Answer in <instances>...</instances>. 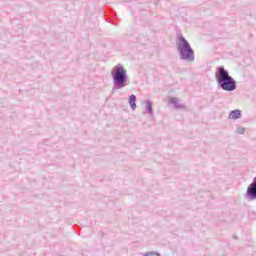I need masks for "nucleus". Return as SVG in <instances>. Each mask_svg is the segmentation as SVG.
Instances as JSON below:
<instances>
[{
    "mask_svg": "<svg viewBox=\"0 0 256 256\" xmlns=\"http://www.w3.org/2000/svg\"><path fill=\"white\" fill-rule=\"evenodd\" d=\"M111 77L113 81L112 91H119V89H125V87L129 86V76L123 65L117 64L114 66L111 70Z\"/></svg>",
    "mask_w": 256,
    "mask_h": 256,
    "instance_id": "1",
    "label": "nucleus"
},
{
    "mask_svg": "<svg viewBox=\"0 0 256 256\" xmlns=\"http://www.w3.org/2000/svg\"><path fill=\"white\" fill-rule=\"evenodd\" d=\"M217 84L223 89V91H235L237 89V82L229 72L225 70V67L220 66L215 73Z\"/></svg>",
    "mask_w": 256,
    "mask_h": 256,
    "instance_id": "2",
    "label": "nucleus"
},
{
    "mask_svg": "<svg viewBox=\"0 0 256 256\" xmlns=\"http://www.w3.org/2000/svg\"><path fill=\"white\" fill-rule=\"evenodd\" d=\"M177 50L182 61H187V63H193L195 61V50L191 48V44L181 36L177 42Z\"/></svg>",
    "mask_w": 256,
    "mask_h": 256,
    "instance_id": "3",
    "label": "nucleus"
},
{
    "mask_svg": "<svg viewBox=\"0 0 256 256\" xmlns=\"http://www.w3.org/2000/svg\"><path fill=\"white\" fill-rule=\"evenodd\" d=\"M246 197L249 201H255L256 199V177L253 179V182L248 186Z\"/></svg>",
    "mask_w": 256,
    "mask_h": 256,
    "instance_id": "4",
    "label": "nucleus"
},
{
    "mask_svg": "<svg viewBox=\"0 0 256 256\" xmlns=\"http://www.w3.org/2000/svg\"><path fill=\"white\" fill-rule=\"evenodd\" d=\"M168 103L169 105H173L174 109H185V104L181 103L179 98L169 97Z\"/></svg>",
    "mask_w": 256,
    "mask_h": 256,
    "instance_id": "5",
    "label": "nucleus"
},
{
    "mask_svg": "<svg viewBox=\"0 0 256 256\" xmlns=\"http://www.w3.org/2000/svg\"><path fill=\"white\" fill-rule=\"evenodd\" d=\"M228 119L237 120L241 119V110L236 109L229 113Z\"/></svg>",
    "mask_w": 256,
    "mask_h": 256,
    "instance_id": "6",
    "label": "nucleus"
},
{
    "mask_svg": "<svg viewBox=\"0 0 256 256\" xmlns=\"http://www.w3.org/2000/svg\"><path fill=\"white\" fill-rule=\"evenodd\" d=\"M136 101H137V96H135L134 94L129 96V105L131 109H133V111L137 109Z\"/></svg>",
    "mask_w": 256,
    "mask_h": 256,
    "instance_id": "7",
    "label": "nucleus"
},
{
    "mask_svg": "<svg viewBox=\"0 0 256 256\" xmlns=\"http://www.w3.org/2000/svg\"><path fill=\"white\" fill-rule=\"evenodd\" d=\"M145 105H146V111L148 115H153V103L150 100H147L145 102Z\"/></svg>",
    "mask_w": 256,
    "mask_h": 256,
    "instance_id": "8",
    "label": "nucleus"
},
{
    "mask_svg": "<svg viewBox=\"0 0 256 256\" xmlns=\"http://www.w3.org/2000/svg\"><path fill=\"white\" fill-rule=\"evenodd\" d=\"M245 131L246 129L243 127H237L236 129V133H238V135H245Z\"/></svg>",
    "mask_w": 256,
    "mask_h": 256,
    "instance_id": "9",
    "label": "nucleus"
},
{
    "mask_svg": "<svg viewBox=\"0 0 256 256\" xmlns=\"http://www.w3.org/2000/svg\"><path fill=\"white\" fill-rule=\"evenodd\" d=\"M142 256H161V254L157 252H146Z\"/></svg>",
    "mask_w": 256,
    "mask_h": 256,
    "instance_id": "10",
    "label": "nucleus"
},
{
    "mask_svg": "<svg viewBox=\"0 0 256 256\" xmlns=\"http://www.w3.org/2000/svg\"><path fill=\"white\" fill-rule=\"evenodd\" d=\"M89 231H91V228H88Z\"/></svg>",
    "mask_w": 256,
    "mask_h": 256,
    "instance_id": "11",
    "label": "nucleus"
}]
</instances>
